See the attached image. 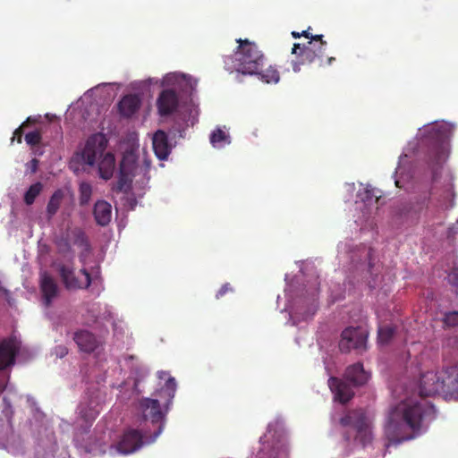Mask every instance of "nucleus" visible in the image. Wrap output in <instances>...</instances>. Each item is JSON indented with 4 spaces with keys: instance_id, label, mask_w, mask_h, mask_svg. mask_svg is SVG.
<instances>
[{
    "instance_id": "8",
    "label": "nucleus",
    "mask_w": 458,
    "mask_h": 458,
    "mask_svg": "<svg viewBox=\"0 0 458 458\" xmlns=\"http://www.w3.org/2000/svg\"><path fill=\"white\" fill-rule=\"evenodd\" d=\"M145 438L146 443H149L150 437L148 438L145 436ZM144 443V436L140 431L135 428H128L124 431L116 448L123 454H131L142 447Z\"/></svg>"
},
{
    "instance_id": "5",
    "label": "nucleus",
    "mask_w": 458,
    "mask_h": 458,
    "mask_svg": "<svg viewBox=\"0 0 458 458\" xmlns=\"http://www.w3.org/2000/svg\"><path fill=\"white\" fill-rule=\"evenodd\" d=\"M139 409L142 412L144 420H150L157 427L154 435L150 437L148 442H154L160 435L163 429V413L160 409L158 400L152 398H143L139 403Z\"/></svg>"
},
{
    "instance_id": "17",
    "label": "nucleus",
    "mask_w": 458,
    "mask_h": 458,
    "mask_svg": "<svg viewBox=\"0 0 458 458\" xmlns=\"http://www.w3.org/2000/svg\"><path fill=\"white\" fill-rule=\"evenodd\" d=\"M153 148L159 160H165L169 157L172 146L165 132L158 130L153 136Z\"/></svg>"
},
{
    "instance_id": "3",
    "label": "nucleus",
    "mask_w": 458,
    "mask_h": 458,
    "mask_svg": "<svg viewBox=\"0 0 458 458\" xmlns=\"http://www.w3.org/2000/svg\"><path fill=\"white\" fill-rule=\"evenodd\" d=\"M422 145L428 146V159L434 165H441L448 156L450 129L445 124H434L426 130Z\"/></svg>"
},
{
    "instance_id": "10",
    "label": "nucleus",
    "mask_w": 458,
    "mask_h": 458,
    "mask_svg": "<svg viewBox=\"0 0 458 458\" xmlns=\"http://www.w3.org/2000/svg\"><path fill=\"white\" fill-rule=\"evenodd\" d=\"M106 142L99 134H94L89 138L84 149L81 152L82 160L89 165H93L105 150Z\"/></svg>"
},
{
    "instance_id": "33",
    "label": "nucleus",
    "mask_w": 458,
    "mask_h": 458,
    "mask_svg": "<svg viewBox=\"0 0 458 458\" xmlns=\"http://www.w3.org/2000/svg\"><path fill=\"white\" fill-rule=\"evenodd\" d=\"M327 46V42L314 43L313 41H308L305 45V47H311L310 48L315 51V54H318V56L320 58L325 55Z\"/></svg>"
},
{
    "instance_id": "18",
    "label": "nucleus",
    "mask_w": 458,
    "mask_h": 458,
    "mask_svg": "<svg viewBox=\"0 0 458 458\" xmlns=\"http://www.w3.org/2000/svg\"><path fill=\"white\" fill-rule=\"evenodd\" d=\"M345 379L353 386H363L369 379V374L365 372L362 363H354L346 369Z\"/></svg>"
},
{
    "instance_id": "27",
    "label": "nucleus",
    "mask_w": 458,
    "mask_h": 458,
    "mask_svg": "<svg viewBox=\"0 0 458 458\" xmlns=\"http://www.w3.org/2000/svg\"><path fill=\"white\" fill-rule=\"evenodd\" d=\"M79 414L87 422L92 421L99 414V409L98 406H86L85 404H80Z\"/></svg>"
},
{
    "instance_id": "32",
    "label": "nucleus",
    "mask_w": 458,
    "mask_h": 458,
    "mask_svg": "<svg viewBox=\"0 0 458 458\" xmlns=\"http://www.w3.org/2000/svg\"><path fill=\"white\" fill-rule=\"evenodd\" d=\"M176 387H177L176 381L174 380V377H170L166 380L165 387H163L161 391L165 393L166 396H168V398H169V401H171L173 399V397L174 396V393L176 392Z\"/></svg>"
},
{
    "instance_id": "11",
    "label": "nucleus",
    "mask_w": 458,
    "mask_h": 458,
    "mask_svg": "<svg viewBox=\"0 0 458 458\" xmlns=\"http://www.w3.org/2000/svg\"><path fill=\"white\" fill-rule=\"evenodd\" d=\"M20 346L13 338L4 339L0 342V370L13 366L19 353Z\"/></svg>"
},
{
    "instance_id": "2",
    "label": "nucleus",
    "mask_w": 458,
    "mask_h": 458,
    "mask_svg": "<svg viewBox=\"0 0 458 458\" xmlns=\"http://www.w3.org/2000/svg\"><path fill=\"white\" fill-rule=\"evenodd\" d=\"M237 50L226 57L225 63L228 71H235L244 75L258 73L263 67L265 56L259 46L248 39H236Z\"/></svg>"
},
{
    "instance_id": "23",
    "label": "nucleus",
    "mask_w": 458,
    "mask_h": 458,
    "mask_svg": "<svg viewBox=\"0 0 458 458\" xmlns=\"http://www.w3.org/2000/svg\"><path fill=\"white\" fill-rule=\"evenodd\" d=\"M71 237L74 245L82 249V251H85L87 254L89 253L90 244L84 230L75 227L71 231Z\"/></svg>"
},
{
    "instance_id": "9",
    "label": "nucleus",
    "mask_w": 458,
    "mask_h": 458,
    "mask_svg": "<svg viewBox=\"0 0 458 458\" xmlns=\"http://www.w3.org/2000/svg\"><path fill=\"white\" fill-rule=\"evenodd\" d=\"M137 165L132 157L124 156L120 165V176L118 182L114 186L115 192H126L131 187L132 178Z\"/></svg>"
},
{
    "instance_id": "13",
    "label": "nucleus",
    "mask_w": 458,
    "mask_h": 458,
    "mask_svg": "<svg viewBox=\"0 0 458 458\" xmlns=\"http://www.w3.org/2000/svg\"><path fill=\"white\" fill-rule=\"evenodd\" d=\"M179 106L178 94L173 89L162 90L157 100L158 114L168 115L177 110Z\"/></svg>"
},
{
    "instance_id": "39",
    "label": "nucleus",
    "mask_w": 458,
    "mask_h": 458,
    "mask_svg": "<svg viewBox=\"0 0 458 458\" xmlns=\"http://www.w3.org/2000/svg\"><path fill=\"white\" fill-rule=\"evenodd\" d=\"M309 30H310V28L307 30H303L301 32V36L310 39V38L312 36V34L310 32H309Z\"/></svg>"
},
{
    "instance_id": "19",
    "label": "nucleus",
    "mask_w": 458,
    "mask_h": 458,
    "mask_svg": "<svg viewBox=\"0 0 458 458\" xmlns=\"http://www.w3.org/2000/svg\"><path fill=\"white\" fill-rule=\"evenodd\" d=\"M93 216L98 225L106 226L111 221L112 207L105 200H98L93 208Z\"/></svg>"
},
{
    "instance_id": "37",
    "label": "nucleus",
    "mask_w": 458,
    "mask_h": 458,
    "mask_svg": "<svg viewBox=\"0 0 458 458\" xmlns=\"http://www.w3.org/2000/svg\"><path fill=\"white\" fill-rule=\"evenodd\" d=\"M324 36L323 35H315V36H311V38H310V40L309 42H314V43H322V42H327L325 39H323Z\"/></svg>"
},
{
    "instance_id": "31",
    "label": "nucleus",
    "mask_w": 458,
    "mask_h": 458,
    "mask_svg": "<svg viewBox=\"0 0 458 458\" xmlns=\"http://www.w3.org/2000/svg\"><path fill=\"white\" fill-rule=\"evenodd\" d=\"M24 140L29 146H38L41 143L42 135L39 131H33L24 135Z\"/></svg>"
},
{
    "instance_id": "38",
    "label": "nucleus",
    "mask_w": 458,
    "mask_h": 458,
    "mask_svg": "<svg viewBox=\"0 0 458 458\" xmlns=\"http://www.w3.org/2000/svg\"><path fill=\"white\" fill-rule=\"evenodd\" d=\"M30 164H31V172L35 173L37 171V168H38V161L36 158H33L31 160Z\"/></svg>"
},
{
    "instance_id": "28",
    "label": "nucleus",
    "mask_w": 458,
    "mask_h": 458,
    "mask_svg": "<svg viewBox=\"0 0 458 458\" xmlns=\"http://www.w3.org/2000/svg\"><path fill=\"white\" fill-rule=\"evenodd\" d=\"M394 327L392 326H384L377 330V341L381 344H387L392 340L394 335Z\"/></svg>"
},
{
    "instance_id": "40",
    "label": "nucleus",
    "mask_w": 458,
    "mask_h": 458,
    "mask_svg": "<svg viewBox=\"0 0 458 458\" xmlns=\"http://www.w3.org/2000/svg\"><path fill=\"white\" fill-rule=\"evenodd\" d=\"M292 36L294 38H299L301 37V33H299L297 31H293L292 32Z\"/></svg>"
},
{
    "instance_id": "29",
    "label": "nucleus",
    "mask_w": 458,
    "mask_h": 458,
    "mask_svg": "<svg viewBox=\"0 0 458 458\" xmlns=\"http://www.w3.org/2000/svg\"><path fill=\"white\" fill-rule=\"evenodd\" d=\"M377 193V192L374 188L367 186L360 194L361 200L367 205H371L372 203L377 204L378 199L381 198V196Z\"/></svg>"
},
{
    "instance_id": "14",
    "label": "nucleus",
    "mask_w": 458,
    "mask_h": 458,
    "mask_svg": "<svg viewBox=\"0 0 458 458\" xmlns=\"http://www.w3.org/2000/svg\"><path fill=\"white\" fill-rule=\"evenodd\" d=\"M73 339L79 350L85 353H92L102 344L98 337L85 329L75 332Z\"/></svg>"
},
{
    "instance_id": "22",
    "label": "nucleus",
    "mask_w": 458,
    "mask_h": 458,
    "mask_svg": "<svg viewBox=\"0 0 458 458\" xmlns=\"http://www.w3.org/2000/svg\"><path fill=\"white\" fill-rule=\"evenodd\" d=\"M98 169L101 178L110 179L114 169V156L112 153H106L98 165Z\"/></svg>"
},
{
    "instance_id": "1",
    "label": "nucleus",
    "mask_w": 458,
    "mask_h": 458,
    "mask_svg": "<svg viewBox=\"0 0 458 458\" xmlns=\"http://www.w3.org/2000/svg\"><path fill=\"white\" fill-rule=\"evenodd\" d=\"M440 394L458 396V363L440 372L420 375L418 396L405 399L388 415L385 426L388 441L399 444L419 436L425 424L435 417V408L427 397Z\"/></svg>"
},
{
    "instance_id": "30",
    "label": "nucleus",
    "mask_w": 458,
    "mask_h": 458,
    "mask_svg": "<svg viewBox=\"0 0 458 458\" xmlns=\"http://www.w3.org/2000/svg\"><path fill=\"white\" fill-rule=\"evenodd\" d=\"M80 205L85 206L89 204L91 198L92 188L89 182H81L79 187Z\"/></svg>"
},
{
    "instance_id": "6",
    "label": "nucleus",
    "mask_w": 458,
    "mask_h": 458,
    "mask_svg": "<svg viewBox=\"0 0 458 458\" xmlns=\"http://www.w3.org/2000/svg\"><path fill=\"white\" fill-rule=\"evenodd\" d=\"M367 334L360 327H347L341 334L339 348L342 352H349L352 349L365 350Z\"/></svg>"
},
{
    "instance_id": "42",
    "label": "nucleus",
    "mask_w": 458,
    "mask_h": 458,
    "mask_svg": "<svg viewBox=\"0 0 458 458\" xmlns=\"http://www.w3.org/2000/svg\"><path fill=\"white\" fill-rule=\"evenodd\" d=\"M344 437H345V439H346L347 441H349V440H350V438H351V436H350V434H349L348 432H346V433H344Z\"/></svg>"
},
{
    "instance_id": "12",
    "label": "nucleus",
    "mask_w": 458,
    "mask_h": 458,
    "mask_svg": "<svg viewBox=\"0 0 458 458\" xmlns=\"http://www.w3.org/2000/svg\"><path fill=\"white\" fill-rule=\"evenodd\" d=\"M328 386L335 394V401L342 404H346L354 395L353 390L349 383L336 377H330Z\"/></svg>"
},
{
    "instance_id": "7",
    "label": "nucleus",
    "mask_w": 458,
    "mask_h": 458,
    "mask_svg": "<svg viewBox=\"0 0 458 458\" xmlns=\"http://www.w3.org/2000/svg\"><path fill=\"white\" fill-rule=\"evenodd\" d=\"M61 281H63L67 290L88 289L91 284L90 274L86 269H81V273L84 279L79 280L75 276L74 268L65 264H60L57 267Z\"/></svg>"
},
{
    "instance_id": "25",
    "label": "nucleus",
    "mask_w": 458,
    "mask_h": 458,
    "mask_svg": "<svg viewBox=\"0 0 458 458\" xmlns=\"http://www.w3.org/2000/svg\"><path fill=\"white\" fill-rule=\"evenodd\" d=\"M43 191V184L40 182H37L30 185V188L24 193L23 201L27 206H31L36 198L41 194Z\"/></svg>"
},
{
    "instance_id": "41",
    "label": "nucleus",
    "mask_w": 458,
    "mask_h": 458,
    "mask_svg": "<svg viewBox=\"0 0 458 458\" xmlns=\"http://www.w3.org/2000/svg\"><path fill=\"white\" fill-rule=\"evenodd\" d=\"M335 61V57H328L327 60V64L330 65Z\"/></svg>"
},
{
    "instance_id": "24",
    "label": "nucleus",
    "mask_w": 458,
    "mask_h": 458,
    "mask_svg": "<svg viewBox=\"0 0 458 458\" xmlns=\"http://www.w3.org/2000/svg\"><path fill=\"white\" fill-rule=\"evenodd\" d=\"M252 75H257L264 83H278L280 81V72L272 65L268 66L264 71L260 68L259 72Z\"/></svg>"
},
{
    "instance_id": "15",
    "label": "nucleus",
    "mask_w": 458,
    "mask_h": 458,
    "mask_svg": "<svg viewBox=\"0 0 458 458\" xmlns=\"http://www.w3.org/2000/svg\"><path fill=\"white\" fill-rule=\"evenodd\" d=\"M40 291L45 307H49L58 294V286L55 279L44 271L40 276Z\"/></svg>"
},
{
    "instance_id": "21",
    "label": "nucleus",
    "mask_w": 458,
    "mask_h": 458,
    "mask_svg": "<svg viewBox=\"0 0 458 458\" xmlns=\"http://www.w3.org/2000/svg\"><path fill=\"white\" fill-rule=\"evenodd\" d=\"M140 105L137 95L129 94L124 96L119 102V111L123 116L131 117L136 114Z\"/></svg>"
},
{
    "instance_id": "34",
    "label": "nucleus",
    "mask_w": 458,
    "mask_h": 458,
    "mask_svg": "<svg viewBox=\"0 0 458 458\" xmlns=\"http://www.w3.org/2000/svg\"><path fill=\"white\" fill-rule=\"evenodd\" d=\"M443 323L445 327H456L458 325V311H449L445 313Z\"/></svg>"
},
{
    "instance_id": "35",
    "label": "nucleus",
    "mask_w": 458,
    "mask_h": 458,
    "mask_svg": "<svg viewBox=\"0 0 458 458\" xmlns=\"http://www.w3.org/2000/svg\"><path fill=\"white\" fill-rule=\"evenodd\" d=\"M31 122H32L31 117H29V118H27V119H26V121H25V122H23V123H21V125L19 128L15 129V130H14V131H13V138H12V141H13L14 140H17V142H18L19 144H21V141H22L23 127H24L27 123H31Z\"/></svg>"
},
{
    "instance_id": "36",
    "label": "nucleus",
    "mask_w": 458,
    "mask_h": 458,
    "mask_svg": "<svg viewBox=\"0 0 458 458\" xmlns=\"http://www.w3.org/2000/svg\"><path fill=\"white\" fill-rule=\"evenodd\" d=\"M229 292H233V288L231 287L229 283H225V284L222 285L221 289L217 290L216 293V299H221Z\"/></svg>"
},
{
    "instance_id": "20",
    "label": "nucleus",
    "mask_w": 458,
    "mask_h": 458,
    "mask_svg": "<svg viewBox=\"0 0 458 458\" xmlns=\"http://www.w3.org/2000/svg\"><path fill=\"white\" fill-rule=\"evenodd\" d=\"M67 193L68 190L59 188L55 190L50 199H48L46 208L47 218L48 220H52L53 217L56 215L62 202L66 198Z\"/></svg>"
},
{
    "instance_id": "26",
    "label": "nucleus",
    "mask_w": 458,
    "mask_h": 458,
    "mask_svg": "<svg viewBox=\"0 0 458 458\" xmlns=\"http://www.w3.org/2000/svg\"><path fill=\"white\" fill-rule=\"evenodd\" d=\"M210 142L216 148H221L230 143L229 134L220 128H216L210 135Z\"/></svg>"
},
{
    "instance_id": "16",
    "label": "nucleus",
    "mask_w": 458,
    "mask_h": 458,
    "mask_svg": "<svg viewBox=\"0 0 458 458\" xmlns=\"http://www.w3.org/2000/svg\"><path fill=\"white\" fill-rule=\"evenodd\" d=\"M310 47H305V45L301 46L299 43L293 44L292 53L296 55L299 59L293 64V72H299L301 64H312L318 60H321V58L318 56V54H315V51Z\"/></svg>"
},
{
    "instance_id": "4",
    "label": "nucleus",
    "mask_w": 458,
    "mask_h": 458,
    "mask_svg": "<svg viewBox=\"0 0 458 458\" xmlns=\"http://www.w3.org/2000/svg\"><path fill=\"white\" fill-rule=\"evenodd\" d=\"M340 425L343 427H351L355 429L356 437H354V438L360 442L362 446L371 443V430L367 423L366 417L361 411H350L340 419Z\"/></svg>"
}]
</instances>
